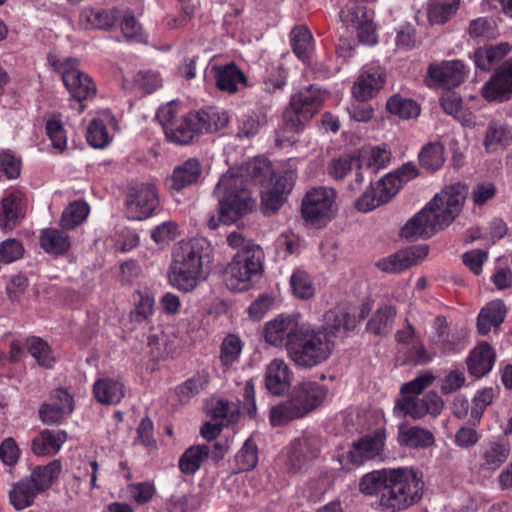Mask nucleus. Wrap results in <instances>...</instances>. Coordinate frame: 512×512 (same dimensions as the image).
I'll return each instance as SVG.
<instances>
[{
	"label": "nucleus",
	"instance_id": "obj_9",
	"mask_svg": "<svg viewBox=\"0 0 512 512\" xmlns=\"http://www.w3.org/2000/svg\"><path fill=\"white\" fill-rule=\"evenodd\" d=\"M159 203V194L154 183L133 184L126 192L125 215L130 220H146L153 215Z\"/></svg>",
	"mask_w": 512,
	"mask_h": 512
},
{
	"label": "nucleus",
	"instance_id": "obj_35",
	"mask_svg": "<svg viewBox=\"0 0 512 512\" xmlns=\"http://www.w3.org/2000/svg\"><path fill=\"white\" fill-rule=\"evenodd\" d=\"M210 448L205 445H194L185 450L178 463L180 471L185 475H194L207 460Z\"/></svg>",
	"mask_w": 512,
	"mask_h": 512
},
{
	"label": "nucleus",
	"instance_id": "obj_47",
	"mask_svg": "<svg viewBox=\"0 0 512 512\" xmlns=\"http://www.w3.org/2000/svg\"><path fill=\"white\" fill-rule=\"evenodd\" d=\"M387 110L403 119L416 118L420 114V107L414 100L393 95L386 104Z\"/></svg>",
	"mask_w": 512,
	"mask_h": 512
},
{
	"label": "nucleus",
	"instance_id": "obj_17",
	"mask_svg": "<svg viewBox=\"0 0 512 512\" xmlns=\"http://www.w3.org/2000/svg\"><path fill=\"white\" fill-rule=\"evenodd\" d=\"M301 328L296 318L280 314L273 320L268 321L264 327V337L267 343L275 347L285 346L288 352V345Z\"/></svg>",
	"mask_w": 512,
	"mask_h": 512
},
{
	"label": "nucleus",
	"instance_id": "obj_6",
	"mask_svg": "<svg viewBox=\"0 0 512 512\" xmlns=\"http://www.w3.org/2000/svg\"><path fill=\"white\" fill-rule=\"evenodd\" d=\"M467 193L466 185L457 182L445 186L424 206L439 231L451 225L459 216Z\"/></svg>",
	"mask_w": 512,
	"mask_h": 512
},
{
	"label": "nucleus",
	"instance_id": "obj_48",
	"mask_svg": "<svg viewBox=\"0 0 512 512\" xmlns=\"http://www.w3.org/2000/svg\"><path fill=\"white\" fill-rule=\"evenodd\" d=\"M394 414L398 417L409 416L412 419H421L425 417L423 403L418 396H403L396 401Z\"/></svg>",
	"mask_w": 512,
	"mask_h": 512
},
{
	"label": "nucleus",
	"instance_id": "obj_44",
	"mask_svg": "<svg viewBox=\"0 0 512 512\" xmlns=\"http://www.w3.org/2000/svg\"><path fill=\"white\" fill-rule=\"evenodd\" d=\"M460 0H433L428 8V18L433 24L446 23L458 10Z\"/></svg>",
	"mask_w": 512,
	"mask_h": 512
},
{
	"label": "nucleus",
	"instance_id": "obj_54",
	"mask_svg": "<svg viewBox=\"0 0 512 512\" xmlns=\"http://www.w3.org/2000/svg\"><path fill=\"white\" fill-rule=\"evenodd\" d=\"M435 375L429 371H423L417 375L413 380L404 383L401 386V393L403 396H418L421 394L426 388L431 386L435 381Z\"/></svg>",
	"mask_w": 512,
	"mask_h": 512
},
{
	"label": "nucleus",
	"instance_id": "obj_21",
	"mask_svg": "<svg viewBox=\"0 0 512 512\" xmlns=\"http://www.w3.org/2000/svg\"><path fill=\"white\" fill-rule=\"evenodd\" d=\"M327 393L325 385L316 381H303L293 388L290 395L308 415L324 402Z\"/></svg>",
	"mask_w": 512,
	"mask_h": 512
},
{
	"label": "nucleus",
	"instance_id": "obj_15",
	"mask_svg": "<svg viewBox=\"0 0 512 512\" xmlns=\"http://www.w3.org/2000/svg\"><path fill=\"white\" fill-rule=\"evenodd\" d=\"M386 82L385 69L376 64L366 65L362 68L352 87V94L358 100L366 102L372 99Z\"/></svg>",
	"mask_w": 512,
	"mask_h": 512
},
{
	"label": "nucleus",
	"instance_id": "obj_30",
	"mask_svg": "<svg viewBox=\"0 0 512 512\" xmlns=\"http://www.w3.org/2000/svg\"><path fill=\"white\" fill-rule=\"evenodd\" d=\"M305 416V410L290 395L287 400L271 407L269 420L271 425L276 427L287 425L289 422Z\"/></svg>",
	"mask_w": 512,
	"mask_h": 512
},
{
	"label": "nucleus",
	"instance_id": "obj_28",
	"mask_svg": "<svg viewBox=\"0 0 512 512\" xmlns=\"http://www.w3.org/2000/svg\"><path fill=\"white\" fill-rule=\"evenodd\" d=\"M510 446L504 441H490L482 445L480 466L489 471L497 470L509 457Z\"/></svg>",
	"mask_w": 512,
	"mask_h": 512
},
{
	"label": "nucleus",
	"instance_id": "obj_43",
	"mask_svg": "<svg viewBox=\"0 0 512 512\" xmlns=\"http://www.w3.org/2000/svg\"><path fill=\"white\" fill-rule=\"evenodd\" d=\"M396 309L391 305L379 308L367 323V330L375 335H384L389 332L396 316Z\"/></svg>",
	"mask_w": 512,
	"mask_h": 512
},
{
	"label": "nucleus",
	"instance_id": "obj_5",
	"mask_svg": "<svg viewBox=\"0 0 512 512\" xmlns=\"http://www.w3.org/2000/svg\"><path fill=\"white\" fill-rule=\"evenodd\" d=\"M263 252L259 247L245 246L227 265L224 273L226 286L232 291H245L262 273Z\"/></svg>",
	"mask_w": 512,
	"mask_h": 512
},
{
	"label": "nucleus",
	"instance_id": "obj_41",
	"mask_svg": "<svg viewBox=\"0 0 512 512\" xmlns=\"http://www.w3.org/2000/svg\"><path fill=\"white\" fill-rule=\"evenodd\" d=\"M418 159L421 167L427 171L438 170L445 162L443 145L439 142L428 143L421 149Z\"/></svg>",
	"mask_w": 512,
	"mask_h": 512
},
{
	"label": "nucleus",
	"instance_id": "obj_61",
	"mask_svg": "<svg viewBox=\"0 0 512 512\" xmlns=\"http://www.w3.org/2000/svg\"><path fill=\"white\" fill-rule=\"evenodd\" d=\"M154 310V298L149 294L137 293L135 307L131 312V319L135 322H142L148 319Z\"/></svg>",
	"mask_w": 512,
	"mask_h": 512
},
{
	"label": "nucleus",
	"instance_id": "obj_4",
	"mask_svg": "<svg viewBox=\"0 0 512 512\" xmlns=\"http://www.w3.org/2000/svg\"><path fill=\"white\" fill-rule=\"evenodd\" d=\"M212 262V248L204 239L182 244L174 255L170 280L180 290L191 291Z\"/></svg>",
	"mask_w": 512,
	"mask_h": 512
},
{
	"label": "nucleus",
	"instance_id": "obj_3",
	"mask_svg": "<svg viewBox=\"0 0 512 512\" xmlns=\"http://www.w3.org/2000/svg\"><path fill=\"white\" fill-rule=\"evenodd\" d=\"M334 347V336L327 328L301 323L298 334L288 345L287 355L295 366L312 369L325 363Z\"/></svg>",
	"mask_w": 512,
	"mask_h": 512
},
{
	"label": "nucleus",
	"instance_id": "obj_20",
	"mask_svg": "<svg viewBox=\"0 0 512 512\" xmlns=\"http://www.w3.org/2000/svg\"><path fill=\"white\" fill-rule=\"evenodd\" d=\"M26 209L27 199L21 191L7 194L1 201L0 228L4 231L13 230L24 219Z\"/></svg>",
	"mask_w": 512,
	"mask_h": 512
},
{
	"label": "nucleus",
	"instance_id": "obj_63",
	"mask_svg": "<svg viewBox=\"0 0 512 512\" xmlns=\"http://www.w3.org/2000/svg\"><path fill=\"white\" fill-rule=\"evenodd\" d=\"M494 398L493 388H484L475 394L473 397V407L471 408V418L473 423L476 424L480 421V418L488 405H490Z\"/></svg>",
	"mask_w": 512,
	"mask_h": 512
},
{
	"label": "nucleus",
	"instance_id": "obj_34",
	"mask_svg": "<svg viewBox=\"0 0 512 512\" xmlns=\"http://www.w3.org/2000/svg\"><path fill=\"white\" fill-rule=\"evenodd\" d=\"M118 11L115 9H84L80 21L87 29H109L116 23Z\"/></svg>",
	"mask_w": 512,
	"mask_h": 512
},
{
	"label": "nucleus",
	"instance_id": "obj_29",
	"mask_svg": "<svg viewBox=\"0 0 512 512\" xmlns=\"http://www.w3.org/2000/svg\"><path fill=\"white\" fill-rule=\"evenodd\" d=\"M510 52L511 45L508 42L481 47L474 52L475 66L483 71H490Z\"/></svg>",
	"mask_w": 512,
	"mask_h": 512
},
{
	"label": "nucleus",
	"instance_id": "obj_62",
	"mask_svg": "<svg viewBox=\"0 0 512 512\" xmlns=\"http://www.w3.org/2000/svg\"><path fill=\"white\" fill-rule=\"evenodd\" d=\"M129 496L138 505H144L152 500L156 493L153 483L139 482L128 485Z\"/></svg>",
	"mask_w": 512,
	"mask_h": 512
},
{
	"label": "nucleus",
	"instance_id": "obj_26",
	"mask_svg": "<svg viewBox=\"0 0 512 512\" xmlns=\"http://www.w3.org/2000/svg\"><path fill=\"white\" fill-rule=\"evenodd\" d=\"M507 308L501 299L488 302L479 312L477 317V329L482 335H486L492 328H496L504 322Z\"/></svg>",
	"mask_w": 512,
	"mask_h": 512
},
{
	"label": "nucleus",
	"instance_id": "obj_42",
	"mask_svg": "<svg viewBox=\"0 0 512 512\" xmlns=\"http://www.w3.org/2000/svg\"><path fill=\"white\" fill-rule=\"evenodd\" d=\"M62 470L61 460H53L44 466H37L33 469L32 473L28 476L33 478L35 484L41 492L48 489L54 480L59 476Z\"/></svg>",
	"mask_w": 512,
	"mask_h": 512
},
{
	"label": "nucleus",
	"instance_id": "obj_57",
	"mask_svg": "<svg viewBox=\"0 0 512 512\" xmlns=\"http://www.w3.org/2000/svg\"><path fill=\"white\" fill-rule=\"evenodd\" d=\"M214 419H221L225 425L236 422L239 417V408L235 403L219 399L211 408Z\"/></svg>",
	"mask_w": 512,
	"mask_h": 512
},
{
	"label": "nucleus",
	"instance_id": "obj_55",
	"mask_svg": "<svg viewBox=\"0 0 512 512\" xmlns=\"http://www.w3.org/2000/svg\"><path fill=\"white\" fill-rule=\"evenodd\" d=\"M120 28L123 36L130 41L145 42L147 37L144 34L141 24L136 20L131 12L124 14Z\"/></svg>",
	"mask_w": 512,
	"mask_h": 512
},
{
	"label": "nucleus",
	"instance_id": "obj_19",
	"mask_svg": "<svg viewBox=\"0 0 512 512\" xmlns=\"http://www.w3.org/2000/svg\"><path fill=\"white\" fill-rule=\"evenodd\" d=\"M117 128V121L113 114L104 110L94 117L86 131V139L89 145L96 149L106 148L113 139L112 130Z\"/></svg>",
	"mask_w": 512,
	"mask_h": 512
},
{
	"label": "nucleus",
	"instance_id": "obj_49",
	"mask_svg": "<svg viewBox=\"0 0 512 512\" xmlns=\"http://www.w3.org/2000/svg\"><path fill=\"white\" fill-rule=\"evenodd\" d=\"M209 380L208 373L198 372L183 384L176 388V393L181 402H187L205 388Z\"/></svg>",
	"mask_w": 512,
	"mask_h": 512
},
{
	"label": "nucleus",
	"instance_id": "obj_36",
	"mask_svg": "<svg viewBox=\"0 0 512 512\" xmlns=\"http://www.w3.org/2000/svg\"><path fill=\"white\" fill-rule=\"evenodd\" d=\"M512 142V132L500 122L489 123L484 139V147L488 153L504 149Z\"/></svg>",
	"mask_w": 512,
	"mask_h": 512
},
{
	"label": "nucleus",
	"instance_id": "obj_16",
	"mask_svg": "<svg viewBox=\"0 0 512 512\" xmlns=\"http://www.w3.org/2000/svg\"><path fill=\"white\" fill-rule=\"evenodd\" d=\"M428 252L426 244L410 246L378 260L376 266L387 273H400L424 260Z\"/></svg>",
	"mask_w": 512,
	"mask_h": 512
},
{
	"label": "nucleus",
	"instance_id": "obj_40",
	"mask_svg": "<svg viewBox=\"0 0 512 512\" xmlns=\"http://www.w3.org/2000/svg\"><path fill=\"white\" fill-rule=\"evenodd\" d=\"M290 42L296 56L306 61L313 50V36L306 26H297L290 33Z\"/></svg>",
	"mask_w": 512,
	"mask_h": 512
},
{
	"label": "nucleus",
	"instance_id": "obj_33",
	"mask_svg": "<svg viewBox=\"0 0 512 512\" xmlns=\"http://www.w3.org/2000/svg\"><path fill=\"white\" fill-rule=\"evenodd\" d=\"M62 431L42 430L31 442V450L36 456H53L63 445Z\"/></svg>",
	"mask_w": 512,
	"mask_h": 512
},
{
	"label": "nucleus",
	"instance_id": "obj_7",
	"mask_svg": "<svg viewBox=\"0 0 512 512\" xmlns=\"http://www.w3.org/2000/svg\"><path fill=\"white\" fill-rule=\"evenodd\" d=\"M323 100L321 92L312 85L292 95L283 113L285 128L298 132L318 113Z\"/></svg>",
	"mask_w": 512,
	"mask_h": 512
},
{
	"label": "nucleus",
	"instance_id": "obj_45",
	"mask_svg": "<svg viewBox=\"0 0 512 512\" xmlns=\"http://www.w3.org/2000/svg\"><path fill=\"white\" fill-rule=\"evenodd\" d=\"M290 288L293 295L299 299H310L315 293L311 277L302 268H296L290 276Z\"/></svg>",
	"mask_w": 512,
	"mask_h": 512
},
{
	"label": "nucleus",
	"instance_id": "obj_22",
	"mask_svg": "<svg viewBox=\"0 0 512 512\" xmlns=\"http://www.w3.org/2000/svg\"><path fill=\"white\" fill-rule=\"evenodd\" d=\"M439 229L432 220L428 209L423 207L412 218H410L401 229V237L408 241L418 239H429L435 235Z\"/></svg>",
	"mask_w": 512,
	"mask_h": 512
},
{
	"label": "nucleus",
	"instance_id": "obj_53",
	"mask_svg": "<svg viewBox=\"0 0 512 512\" xmlns=\"http://www.w3.org/2000/svg\"><path fill=\"white\" fill-rule=\"evenodd\" d=\"M40 246L49 254L60 255L64 253V237L54 228L41 231Z\"/></svg>",
	"mask_w": 512,
	"mask_h": 512
},
{
	"label": "nucleus",
	"instance_id": "obj_8",
	"mask_svg": "<svg viewBox=\"0 0 512 512\" xmlns=\"http://www.w3.org/2000/svg\"><path fill=\"white\" fill-rule=\"evenodd\" d=\"M156 117L170 142L186 145L192 141L195 134H198L195 121H192V111L182 113L178 102L172 101L162 106Z\"/></svg>",
	"mask_w": 512,
	"mask_h": 512
},
{
	"label": "nucleus",
	"instance_id": "obj_59",
	"mask_svg": "<svg viewBox=\"0 0 512 512\" xmlns=\"http://www.w3.org/2000/svg\"><path fill=\"white\" fill-rule=\"evenodd\" d=\"M27 349L32 357L43 367H50L53 358L50 355V349L46 342L37 337H31L27 340Z\"/></svg>",
	"mask_w": 512,
	"mask_h": 512
},
{
	"label": "nucleus",
	"instance_id": "obj_1",
	"mask_svg": "<svg viewBox=\"0 0 512 512\" xmlns=\"http://www.w3.org/2000/svg\"><path fill=\"white\" fill-rule=\"evenodd\" d=\"M359 491L376 496L373 504L379 512H401L418 503L423 496L421 472L413 467L380 469L363 475Z\"/></svg>",
	"mask_w": 512,
	"mask_h": 512
},
{
	"label": "nucleus",
	"instance_id": "obj_32",
	"mask_svg": "<svg viewBox=\"0 0 512 512\" xmlns=\"http://www.w3.org/2000/svg\"><path fill=\"white\" fill-rule=\"evenodd\" d=\"M435 441L434 435L429 430L419 426L400 425L398 427V442L409 448H425Z\"/></svg>",
	"mask_w": 512,
	"mask_h": 512
},
{
	"label": "nucleus",
	"instance_id": "obj_60",
	"mask_svg": "<svg viewBox=\"0 0 512 512\" xmlns=\"http://www.w3.org/2000/svg\"><path fill=\"white\" fill-rule=\"evenodd\" d=\"M179 235V227L173 221H165L156 226L151 232V238L158 245H167Z\"/></svg>",
	"mask_w": 512,
	"mask_h": 512
},
{
	"label": "nucleus",
	"instance_id": "obj_23",
	"mask_svg": "<svg viewBox=\"0 0 512 512\" xmlns=\"http://www.w3.org/2000/svg\"><path fill=\"white\" fill-rule=\"evenodd\" d=\"M292 371L283 359H273L266 368L265 386L274 395L285 393L292 381Z\"/></svg>",
	"mask_w": 512,
	"mask_h": 512
},
{
	"label": "nucleus",
	"instance_id": "obj_10",
	"mask_svg": "<svg viewBox=\"0 0 512 512\" xmlns=\"http://www.w3.org/2000/svg\"><path fill=\"white\" fill-rule=\"evenodd\" d=\"M385 445V432L377 430L372 435L365 436L354 442L346 453H342L337 460L344 470L359 467L367 461L380 458Z\"/></svg>",
	"mask_w": 512,
	"mask_h": 512
},
{
	"label": "nucleus",
	"instance_id": "obj_50",
	"mask_svg": "<svg viewBox=\"0 0 512 512\" xmlns=\"http://www.w3.org/2000/svg\"><path fill=\"white\" fill-rule=\"evenodd\" d=\"M90 213V206L82 199L69 203L66 207V230L75 228L85 222Z\"/></svg>",
	"mask_w": 512,
	"mask_h": 512
},
{
	"label": "nucleus",
	"instance_id": "obj_18",
	"mask_svg": "<svg viewBox=\"0 0 512 512\" xmlns=\"http://www.w3.org/2000/svg\"><path fill=\"white\" fill-rule=\"evenodd\" d=\"M295 175L291 171L277 177L267 190L261 195V209L265 215L274 214L286 201L287 195L292 191Z\"/></svg>",
	"mask_w": 512,
	"mask_h": 512
},
{
	"label": "nucleus",
	"instance_id": "obj_25",
	"mask_svg": "<svg viewBox=\"0 0 512 512\" xmlns=\"http://www.w3.org/2000/svg\"><path fill=\"white\" fill-rule=\"evenodd\" d=\"M192 121H195L198 133L217 132L229 122V116L226 111L210 107L208 109L192 111Z\"/></svg>",
	"mask_w": 512,
	"mask_h": 512
},
{
	"label": "nucleus",
	"instance_id": "obj_12",
	"mask_svg": "<svg viewBox=\"0 0 512 512\" xmlns=\"http://www.w3.org/2000/svg\"><path fill=\"white\" fill-rule=\"evenodd\" d=\"M335 198L336 193L330 188L317 187L310 190L302 200L303 218L312 224L330 220L336 212Z\"/></svg>",
	"mask_w": 512,
	"mask_h": 512
},
{
	"label": "nucleus",
	"instance_id": "obj_56",
	"mask_svg": "<svg viewBox=\"0 0 512 512\" xmlns=\"http://www.w3.org/2000/svg\"><path fill=\"white\" fill-rule=\"evenodd\" d=\"M497 33L495 22L485 17L477 18L469 25V35L474 39H492Z\"/></svg>",
	"mask_w": 512,
	"mask_h": 512
},
{
	"label": "nucleus",
	"instance_id": "obj_46",
	"mask_svg": "<svg viewBox=\"0 0 512 512\" xmlns=\"http://www.w3.org/2000/svg\"><path fill=\"white\" fill-rule=\"evenodd\" d=\"M373 14L372 11L367 10L363 5L349 0L344 8L340 11L341 22L349 29H356L364 20Z\"/></svg>",
	"mask_w": 512,
	"mask_h": 512
},
{
	"label": "nucleus",
	"instance_id": "obj_14",
	"mask_svg": "<svg viewBox=\"0 0 512 512\" xmlns=\"http://www.w3.org/2000/svg\"><path fill=\"white\" fill-rule=\"evenodd\" d=\"M467 75L468 69L462 61H442L428 67L426 83L430 87L450 89L460 85Z\"/></svg>",
	"mask_w": 512,
	"mask_h": 512
},
{
	"label": "nucleus",
	"instance_id": "obj_64",
	"mask_svg": "<svg viewBox=\"0 0 512 512\" xmlns=\"http://www.w3.org/2000/svg\"><path fill=\"white\" fill-rule=\"evenodd\" d=\"M24 253L22 243L14 238L0 243V264H9L18 260Z\"/></svg>",
	"mask_w": 512,
	"mask_h": 512
},
{
	"label": "nucleus",
	"instance_id": "obj_27",
	"mask_svg": "<svg viewBox=\"0 0 512 512\" xmlns=\"http://www.w3.org/2000/svg\"><path fill=\"white\" fill-rule=\"evenodd\" d=\"M495 362V352L487 343L478 344L467 359L468 371L471 375L479 378L491 371Z\"/></svg>",
	"mask_w": 512,
	"mask_h": 512
},
{
	"label": "nucleus",
	"instance_id": "obj_31",
	"mask_svg": "<svg viewBox=\"0 0 512 512\" xmlns=\"http://www.w3.org/2000/svg\"><path fill=\"white\" fill-rule=\"evenodd\" d=\"M41 491L35 484L33 478L28 476L14 484L9 493V499L16 510H23L34 502V499Z\"/></svg>",
	"mask_w": 512,
	"mask_h": 512
},
{
	"label": "nucleus",
	"instance_id": "obj_38",
	"mask_svg": "<svg viewBox=\"0 0 512 512\" xmlns=\"http://www.w3.org/2000/svg\"><path fill=\"white\" fill-rule=\"evenodd\" d=\"M481 94L488 101L502 102L512 96V86L508 79L497 70L495 75L484 84Z\"/></svg>",
	"mask_w": 512,
	"mask_h": 512
},
{
	"label": "nucleus",
	"instance_id": "obj_13",
	"mask_svg": "<svg viewBox=\"0 0 512 512\" xmlns=\"http://www.w3.org/2000/svg\"><path fill=\"white\" fill-rule=\"evenodd\" d=\"M66 89L69 91V107L81 113L86 105L85 100L93 97L96 86L92 79L77 68V61L66 59Z\"/></svg>",
	"mask_w": 512,
	"mask_h": 512
},
{
	"label": "nucleus",
	"instance_id": "obj_2",
	"mask_svg": "<svg viewBox=\"0 0 512 512\" xmlns=\"http://www.w3.org/2000/svg\"><path fill=\"white\" fill-rule=\"evenodd\" d=\"M246 182L235 170H229L219 179L214 190L219 202V216L208 219L210 229L218 228L220 222L232 224L252 210L254 201Z\"/></svg>",
	"mask_w": 512,
	"mask_h": 512
},
{
	"label": "nucleus",
	"instance_id": "obj_51",
	"mask_svg": "<svg viewBox=\"0 0 512 512\" xmlns=\"http://www.w3.org/2000/svg\"><path fill=\"white\" fill-rule=\"evenodd\" d=\"M242 347V341L238 336L234 334L227 335L220 348V360L222 364L230 366L238 361Z\"/></svg>",
	"mask_w": 512,
	"mask_h": 512
},
{
	"label": "nucleus",
	"instance_id": "obj_37",
	"mask_svg": "<svg viewBox=\"0 0 512 512\" xmlns=\"http://www.w3.org/2000/svg\"><path fill=\"white\" fill-rule=\"evenodd\" d=\"M93 393L100 403L114 405L124 397V387L122 383L113 379H100L95 382Z\"/></svg>",
	"mask_w": 512,
	"mask_h": 512
},
{
	"label": "nucleus",
	"instance_id": "obj_39",
	"mask_svg": "<svg viewBox=\"0 0 512 512\" xmlns=\"http://www.w3.org/2000/svg\"><path fill=\"white\" fill-rule=\"evenodd\" d=\"M215 79L218 89L233 93L239 83L245 82V76L234 63L215 68Z\"/></svg>",
	"mask_w": 512,
	"mask_h": 512
},
{
	"label": "nucleus",
	"instance_id": "obj_24",
	"mask_svg": "<svg viewBox=\"0 0 512 512\" xmlns=\"http://www.w3.org/2000/svg\"><path fill=\"white\" fill-rule=\"evenodd\" d=\"M200 175V162L195 158H190L174 168L171 176L166 180V186L172 192H180L196 183Z\"/></svg>",
	"mask_w": 512,
	"mask_h": 512
},
{
	"label": "nucleus",
	"instance_id": "obj_11",
	"mask_svg": "<svg viewBox=\"0 0 512 512\" xmlns=\"http://www.w3.org/2000/svg\"><path fill=\"white\" fill-rule=\"evenodd\" d=\"M323 447L322 438L313 433L305 432L294 439L287 452V467L293 472L306 470L321 454Z\"/></svg>",
	"mask_w": 512,
	"mask_h": 512
},
{
	"label": "nucleus",
	"instance_id": "obj_52",
	"mask_svg": "<svg viewBox=\"0 0 512 512\" xmlns=\"http://www.w3.org/2000/svg\"><path fill=\"white\" fill-rule=\"evenodd\" d=\"M235 463L239 471H250L258 463V451L256 444L247 439L240 451L235 456Z\"/></svg>",
	"mask_w": 512,
	"mask_h": 512
},
{
	"label": "nucleus",
	"instance_id": "obj_58",
	"mask_svg": "<svg viewBox=\"0 0 512 512\" xmlns=\"http://www.w3.org/2000/svg\"><path fill=\"white\" fill-rule=\"evenodd\" d=\"M374 186L379 194V198L386 204L399 192L402 185L397 176L390 172L382 177Z\"/></svg>",
	"mask_w": 512,
	"mask_h": 512
}]
</instances>
